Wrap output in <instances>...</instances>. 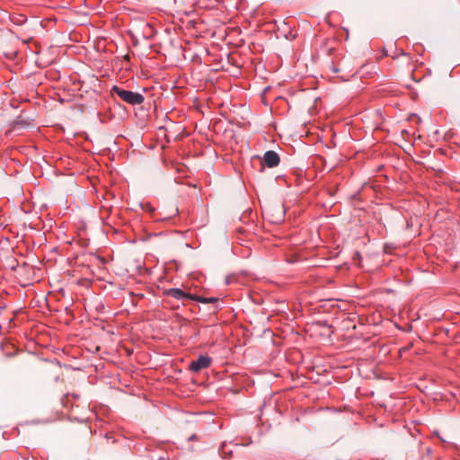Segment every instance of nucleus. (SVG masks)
Here are the masks:
<instances>
[{"label":"nucleus","instance_id":"8","mask_svg":"<svg viewBox=\"0 0 460 460\" xmlns=\"http://www.w3.org/2000/svg\"><path fill=\"white\" fill-rule=\"evenodd\" d=\"M220 454L225 458L230 457L232 455V450L227 448V444L226 442L221 445Z\"/></svg>","mask_w":460,"mask_h":460},{"label":"nucleus","instance_id":"12","mask_svg":"<svg viewBox=\"0 0 460 460\" xmlns=\"http://www.w3.org/2000/svg\"><path fill=\"white\" fill-rule=\"evenodd\" d=\"M195 438H196V436H195V435H192V436L190 438V440H192V439H194Z\"/></svg>","mask_w":460,"mask_h":460},{"label":"nucleus","instance_id":"6","mask_svg":"<svg viewBox=\"0 0 460 460\" xmlns=\"http://www.w3.org/2000/svg\"><path fill=\"white\" fill-rule=\"evenodd\" d=\"M193 300L201 302V303H217L218 298L217 297H203L199 296H194Z\"/></svg>","mask_w":460,"mask_h":460},{"label":"nucleus","instance_id":"11","mask_svg":"<svg viewBox=\"0 0 460 460\" xmlns=\"http://www.w3.org/2000/svg\"><path fill=\"white\" fill-rule=\"evenodd\" d=\"M129 294H130V295H132V296H138V297H143V296H144V295H143V294H141V293H137V294H136V293H134V292H131V291H130V292H129Z\"/></svg>","mask_w":460,"mask_h":460},{"label":"nucleus","instance_id":"5","mask_svg":"<svg viewBox=\"0 0 460 460\" xmlns=\"http://www.w3.org/2000/svg\"><path fill=\"white\" fill-rule=\"evenodd\" d=\"M164 294L176 299H183L185 297L188 299H193L194 297L193 295L185 294L183 289H164Z\"/></svg>","mask_w":460,"mask_h":460},{"label":"nucleus","instance_id":"7","mask_svg":"<svg viewBox=\"0 0 460 460\" xmlns=\"http://www.w3.org/2000/svg\"><path fill=\"white\" fill-rule=\"evenodd\" d=\"M224 284L226 286H228V285H243V283H241L239 281V279L237 277H234V276L226 277V279H225V283Z\"/></svg>","mask_w":460,"mask_h":460},{"label":"nucleus","instance_id":"4","mask_svg":"<svg viewBox=\"0 0 460 460\" xmlns=\"http://www.w3.org/2000/svg\"><path fill=\"white\" fill-rule=\"evenodd\" d=\"M262 165L275 167L279 164V156L274 151H267L263 155Z\"/></svg>","mask_w":460,"mask_h":460},{"label":"nucleus","instance_id":"2","mask_svg":"<svg viewBox=\"0 0 460 460\" xmlns=\"http://www.w3.org/2000/svg\"><path fill=\"white\" fill-rule=\"evenodd\" d=\"M265 213L273 223L278 224L283 221L285 212L283 206L277 204L267 208Z\"/></svg>","mask_w":460,"mask_h":460},{"label":"nucleus","instance_id":"10","mask_svg":"<svg viewBox=\"0 0 460 460\" xmlns=\"http://www.w3.org/2000/svg\"><path fill=\"white\" fill-rule=\"evenodd\" d=\"M360 259V253L359 252H355L354 253V256H353V260H359Z\"/></svg>","mask_w":460,"mask_h":460},{"label":"nucleus","instance_id":"9","mask_svg":"<svg viewBox=\"0 0 460 460\" xmlns=\"http://www.w3.org/2000/svg\"><path fill=\"white\" fill-rule=\"evenodd\" d=\"M40 291H42V294L40 296V298L42 299V301L44 303H48V295L44 292V289H40Z\"/></svg>","mask_w":460,"mask_h":460},{"label":"nucleus","instance_id":"1","mask_svg":"<svg viewBox=\"0 0 460 460\" xmlns=\"http://www.w3.org/2000/svg\"><path fill=\"white\" fill-rule=\"evenodd\" d=\"M111 93H116L123 102L131 105L141 104L145 100L142 94L122 89L116 85L111 88Z\"/></svg>","mask_w":460,"mask_h":460},{"label":"nucleus","instance_id":"3","mask_svg":"<svg viewBox=\"0 0 460 460\" xmlns=\"http://www.w3.org/2000/svg\"><path fill=\"white\" fill-rule=\"evenodd\" d=\"M212 363V358L208 356L201 355L196 360H193L190 364V370L194 373H198L201 369L208 368Z\"/></svg>","mask_w":460,"mask_h":460}]
</instances>
